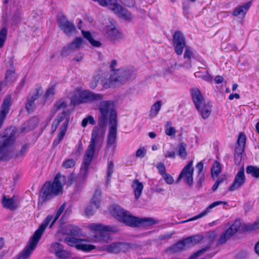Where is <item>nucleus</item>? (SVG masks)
Wrapping results in <instances>:
<instances>
[{
    "label": "nucleus",
    "instance_id": "obj_1",
    "mask_svg": "<svg viewBox=\"0 0 259 259\" xmlns=\"http://www.w3.org/2000/svg\"><path fill=\"white\" fill-rule=\"evenodd\" d=\"M98 110L100 112L98 119L99 127L95 126L92 130L91 142L85 151L80 168L79 175L82 179L87 176L95 152L99 151L102 146L107 121H109V123L117 121V114L113 101H101Z\"/></svg>",
    "mask_w": 259,
    "mask_h": 259
},
{
    "label": "nucleus",
    "instance_id": "obj_2",
    "mask_svg": "<svg viewBox=\"0 0 259 259\" xmlns=\"http://www.w3.org/2000/svg\"><path fill=\"white\" fill-rule=\"evenodd\" d=\"M117 64V61L113 60L110 64L111 71L109 77L101 80L102 84L105 89L111 88L119 83H123L135 77V71L129 68H120L115 70L114 68Z\"/></svg>",
    "mask_w": 259,
    "mask_h": 259
},
{
    "label": "nucleus",
    "instance_id": "obj_3",
    "mask_svg": "<svg viewBox=\"0 0 259 259\" xmlns=\"http://www.w3.org/2000/svg\"><path fill=\"white\" fill-rule=\"evenodd\" d=\"M110 212L118 220L131 227H137L140 225L150 226L156 223V221L152 218L140 219L134 217L129 211L117 205H112L110 208Z\"/></svg>",
    "mask_w": 259,
    "mask_h": 259
},
{
    "label": "nucleus",
    "instance_id": "obj_4",
    "mask_svg": "<svg viewBox=\"0 0 259 259\" xmlns=\"http://www.w3.org/2000/svg\"><path fill=\"white\" fill-rule=\"evenodd\" d=\"M66 179L64 176L58 174L52 183H46L40 193L41 199L46 201L51 199L53 196L59 195L62 191L63 186L66 183Z\"/></svg>",
    "mask_w": 259,
    "mask_h": 259
},
{
    "label": "nucleus",
    "instance_id": "obj_5",
    "mask_svg": "<svg viewBox=\"0 0 259 259\" xmlns=\"http://www.w3.org/2000/svg\"><path fill=\"white\" fill-rule=\"evenodd\" d=\"M65 207L66 203H63L57 210L55 215H48L38 229L34 232L33 236L30 238L29 242L34 245V246H36L47 226H49L50 228H52L56 221L64 212Z\"/></svg>",
    "mask_w": 259,
    "mask_h": 259
},
{
    "label": "nucleus",
    "instance_id": "obj_6",
    "mask_svg": "<svg viewBox=\"0 0 259 259\" xmlns=\"http://www.w3.org/2000/svg\"><path fill=\"white\" fill-rule=\"evenodd\" d=\"M92 232L88 236L89 240L93 243L106 242L109 239V232L115 231L112 226H103L100 224L93 223L88 226Z\"/></svg>",
    "mask_w": 259,
    "mask_h": 259
},
{
    "label": "nucleus",
    "instance_id": "obj_7",
    "mask_svg": "<svg viewBox=\"0 0 259 259\" xmlns=\"http://www.w3.org/2000/svg\"><path fill=\"white\" fill-rule=\"evenodd\" d=\"M103 99V95L101 94L76 89L71 98V103L75 105L81 103H95L101 101Z\"/></svg>",
    "mask_w": 259,
    "mask_h": 259
},
{
    "label": "nucleus",
    "instance_id": "obj_8",
    "mask_svg": "<svg viewBox=\"0 0 259 259\" xmlns=\"http://www.w3.org/2000/svg\"><path fill=\"white\" fill-rule=\"evenodd\" d=\"M69 119V113L63 111L58 114L57 118L54 120L51 127V133H54L57 128L59 130L58 139L54 140V144L58 145L63 139L68 127Z\"/></svg>",
    "mask_w": 259,
    "mask_h": 259
},
{
    "label": "nucleus",
    "instance_id": "obj_9",
    "mask_svg": "<svg viewBox=\"0 0 259 259\" xmlns=\"http://www.w3.org/2000/svg\"><path fill=\"white\" fill-rule=\"evenodd\" d=\"M193 163V160H191L184 166L176 181L177 183H178L181 179H183L188 185L191 186L193 185L194 172Z\"/></svg>",
    "mask_w": 259,
    "mask_h": 259
},
{
    "label": "nucleus",
    "instance_id": "obj_10",
    "mask_svg": "<svg viewBox=\"0 0 259 259\" xmlns=\"http://www.w3.org/2000/svg\"><path fill=\"white\" fill-rule=\"evenodd\" d=\"M107 7L119 17L126 21H131L133 18L130 12L117 3L116 0H109Z\"/></svg>",
    "mask_w": 259,
    "mask_h": 259
},
{
    "label": "nucleus",
    "instance_id": "obj_11",
    "mask_svg": "<svg viewBox=\"0 0 259 259\" xmlns=\"http://www.w3.org/2000/svg\"><path fill=\"white\" fill-rule=\"evenodd\" d=\"M101 200V191L100 190H96L91 200L90 204L85 210V213L87 215H92L96 210L99 208Z\"/></svg>",
    "mask_w": 259,
    "mask_h": 259
},
{
    "label": "nucleus",
    "instance_id": "obj_12",
    "mask_svg": "<svg viewBox=\"0 0 259 259\" xmlns=\"http://www.w3.org/2000/svg\"><path fill=\"white\" fill-rule=\"evenodd\" d=\"M245 142V136L243 134H240L237 140V146L235 150L234 160L237 165H239L242 160V154L244 151Z\"/></svg>",
    "mask_w": 259,
    "mask_h": 259
},
{
    "label": "nucleus",
    "instance_id": "obj_13",
    "mask_svg": "<svg viewBox=\"0 0 259 259\" xmlns=\"http://www.w3.org/2000/svg\"><path fill=\"white\" fill-rule=\"evenodd\" d=\"M173 45L176 53L178 55H182L183 49L186 46L185 37L181 31H178L174 33Z\"/></svg>",
    "mask_w": 259,
    "mask_h": 259
},
{
    "label": "nucleus",
    "instance_id": "obj_14",
    "mask_svg": "<svg viewBox=\"0 0 259 259\" xmlns=\"http://www.w3.org/2000/svg\"><path fill=\"white\" fill-rule=\"evenodd\" d=\"M49 250L51 252L54 253L58 259H67L70 256V252L64 250L63 245L58 242L52 243Z\"/></svg>",
    "mask_w": 259,
    "mask_h": 259
},
{
    "label": "nucleus",
    "instance_id": "obj_15",
    "mask_svg": "<svg viewBox=\"0 0 259 259\" xmlns=\"http://www.w3.org/2000/svg\"><path fill=\"white\" fill-rule=\"evenodd\" d=\"M59 28L67 35H70L76 31L74 24L69 21L64 16L60 17L58 20Z\"/></svg>",
    "mask_w": 259,
    "mask_h": 259
},
{
    "label": "nucleus",
    "instance_id": "obj_16",
    "mask_svg": "<svg viewBox=\"0 0 259 259\" xmlns=\"http://www.w3.org/2000/svg\"><path fill=\"white\" fill-rule=\"evenodd\" d=\"M80 240L74 237H66L65 242L70 246H75L76 248L84 251H90L94 249L96 247L94 245L79 243Z\"/></svg>",
    "mask_w": 259,
    "mask_h": 259
},
{
    "label": "nucleus",
    "instance_id": "obj_17",
    "mask_svg": "<svg viewBox=\"0 0 259 259\" xmlns=\"http://www.w3.org/2000/svg\"><path fill=\"white\" fill-rule=\"evenodd\" d=\"M245 180L244 167L242 166L236 175L233 184L229 188V191H234L238 190L244 185Z\"/></svg>",
    "mask_w": 259,
    "mask_h": 259
},
{
    "label": "nucleus",
    "instance_id": "obj_18",
    "mask_svg": "<svg viewBox=\"0 0 259 259\" xmlns=\"http://www.w3.org/2000/svg\"><path fill=\"white\" fill-rule=\"evenodd\" d=\"M3 206L11 210L16 209L19 205L20 200L17 196H13L11 198L3 195L2 199Z\"/></svg>",
    "mask_w": 259,
    "mask_h": 259
},
{
    "label": "nucleus",
    "instance_id": "obj_19",
    "mask_svg": "<svg viewBox=\"0 0 259 259\" xmlns=\"http://www.w3.org/2000/svg\"><path fill=\"white\" fill-rule=\"evenodd\" d=\"M11 140L6 137L0 138V160L4 159L7 160L10 155L9 147L11 145Z\"/></svg>",
    "mask_w": 259,
    "mask_h": 259
},
{
    "label": "nucleus",
    "instance_id": "obj_20",
    "mask_svg": "<svg viewBox=\"0 0 259 259\" xmlns=\"http://www.w3.org/2000/svg\"><path fill=\"white\" fill-rule=\"evenodd\" d=\"M11 96L7 95L4 99L0 111V128H1L8 114L10 107L12 105Z\"/></svg>",
    "mask_w": 259,
    "mask_h": 259
},
{
    "label": "nucleus",
    "instance_id": "obj_21",
    "mask_svg": "<svg viewBox=\"0 0 259 259\" xmlns=\"http://www.w3.org/2000/svg\"><path fill=\"white\" fill-rule=\"evenodd\" d=\"M103 32L114 41H118L123 38V35L120 31L111 26H108L104 29Z\"/></svg>",
    "mask_w": 259,
    "mask_h": 259
},
{
    "label": "nucleus",
    "instance_id": "obj_22",
    "mask_svg": "<svg viewBox=\"0 0 259 259\" xmlns=\"http://www.w3.org/2000/svg\"><path fill=\"white\" fill-rule=\"evenodd\" d=\"M222 204H226L227 202L222 201H215V202H213L212 203H211V204H210L205 210L202 211L201 213H200L198 215L194 216V217H193L191 219H189L188 220H187L185 221H183L181 222V223H187V222H188L190 221H194V220H196L199 218H202V217H204L205 215H206V214H207L208 213H209L210 212V210L211 209H212L213 208H214L219 205Z\"/></svg>",
    "mask_w": 259,
    "mask_h": 259
},
{
    "label": "nucleus",
    "instance_id": "obj_23",
    "mask_svg": "<svg viewBox=\"0 0 259 259\" xmlns=\"http://www.w3.org/2000/svg\"><path fill=\"white\" fill-rule=\"evenodd\" d=\"M109 131L108 135V146L114 144L116 141L117 138V121L112 123H109Z\"/></svg>",
    "mask_w": 259,
    "mask_h": 259
},
{
    "label": "nucleus",
    "instance_id": "obj_24",
    "mask_svg": "<svg viewBox=\"0 0 259 259\" xmlns=\"http://www.w3.org/2000/svg\"><path fill=\"white\" fill-rule=\"evenodd\" d=\"M191 92L192 98L196 108H198L200 105H202L203 103L205 102L202 95L198 89H192Z\"/></svg>",
    "mask_w": 259,
    "mask_h": 259
},
{
    "label": "nucleus",
    "instance_id": "obj_25",
    "mask_svg": "<svg viewBox=\"0 0 259 259\" xmlns=\"http://www.w3.org/2000/svg\"><path fill=\"white\" fill-rule=\"evenodd\" d=\"M125 244L121 242L113 243L110 245H106L103 247V250L110 253H119L124 247Z\"/></svg>",
    "mask_w": 259,
    "mask_h": 259
},
{
    "label": "nucleus",
    "instance_id": "obj_26",
    "mask_svg": "<svg viewBox=\"0 0 259 259\" xmlns=\"http://www.w3.org/2000/svg\"><path fill=\"white\" fill-rule=\"evenodd\" d=\"M250 6V3H248L244 5L237 7L232 13V15L235 17L244 18Z\"/></svg>",
    "mask_w": 259,
    "mask_h": 259
},
{
    "label": "nucleus",
    "instance_id": "obj_27",
    "mask_svg": "<svg viewBox=\"0 0 259 259\" xmlns=\"http://www.w3.org/2000/svg\"><path fill=\"white\" fill-rule=\"evenodd\" d=\"M200 112L202 117L203 119L207 118L211 112V108L208 103H203L202 105H200L198 108H196Z\"/></svg>",
    "mask_w": 259,
    "mask_h": 259
},
{
    "label": "nucleus",
    "instance_id": "obj_28",
    "mask_svg": "<svg viewBox=\"0 0 259 259\" xmlns=\"http://www.w3.org/2000/svg\"><path fill=\"white\" fill-rule=\"evenodd\" d=\"M132 187L134 191L135 198L138 199L141 196L144 186L142 183L137 179L133 181Z\"/></svg>",
    "mask_w": 259,
    "mask_h": 259
},
{
    "label": "nucleus",
    "instance_id": "obj_29",
    "mask_svg": "<svg viewBox=\"0 0 259 259\" xmlns=\"http://www.w3.org/2000/svg\"><path fill=\"white\" fill-rule=\"evenodd\" d=\"M63 231L64 234L74 236L78 235L81 233L79 227L71 224L66 226Z\"/></svg>",
    "mask_w": 259,
    "mask_h": 259
},
{
    "label": "nucleus",
    "instance_id": "obj_30",
    "mask_svg": "<svg viewBox=\"0 0 259 259\" xmlns=\"http://www.w3.org/2000/svg\"><path fill=\"white\" fill-rule=\"evenodd\" d=\"M83 39L81 37L76 38L74 41L69 44L67 47L64 48V50L67 51H73L79 49L82 46Z\"/></svg>",
    "mask_w": 259,
    "mask_h": 259
},
{
    "label": "nucleus",
    "instance_id": "obj_31",
    "mask_svg": "<svg viewBox=\"0 0 259 259\" xmlns=\"http://www.w3.org/2000/svg\"><path fill=\"white\" fill-rule=\"evenodd\" d=\"M35 247L36 246L29 242L17 259H27Z\"/></svg>",
    "mask_w": 259,
    "mask_h": 259
},
{
    "label": "nucleus",
    "instance_id": "obj_32",
    "mask_svg": "<svg viewBox=\"0 0 259 259\" xmlns=\"http://www.w3.org/2000/svg\"><path fill=\"white\" fill-rule=\"evenodd\" d=\"M38 91H37L34 95L28 98L27 102L26 104V109L29 112H30L33 110L34 106V101L38 98Z\"/></svg>",
    "mask_w": 259,
    "mask_h": 259
},
{
    "label": "nucleus",
    "instance_id": "obj_33",
    "mask_svg": "<svg viewBox=\"0 0 259 259\" xmlns=\"http://www.w3.org/2000/svg\"><path fill=\"white\" fill-rule=\"evenodd\" d=\"M189 247L187 242H186V239L178 242L177 244L173 245L170 249L174 252H179Z\"/></svg>",
    "mask_w": 259,
    "mask_h": 259
},
{
    "label": "nucleus",
    "instance_id": "obj_34",
    "mask_svg": "<svg viewBox=\"0 0 259 259\" xmlns=\"http://www.w3.org/2000/svg\"><path fill=\"white\" fill-rule=\"evenodd\" d=\"M185 48V51L184 53V57L185 59H188V61L184 63L182 65V66L185 68H189L191 67L190 59L192 55V52L190 47L186 46Z\"/></svg>",
    "mask_w": 259,
    "mask_h": 259
},
{
    "label": "nucleus",
    "instance_id": "obj_35",
    "mask_svg": "<svg viewBox=\"0 0 259 259\" xmlns=\"http://www.w3.org/2000/svg\"><path fill=\"white\" fill-rule=\"evenodd\" d=\"M162 104V103L161 101L159 100L157 101L156 103L152 105L149 114V116H150L151 118H153L157 116L159 110L161 109Z\"/></svg>",
    "mask_w": 259,
    "mask_h": 259
},
{
    "label": "nucleus",
    "instance_id": "obj_36",
    "mask_svg": "<svg viewBox=\"0 0 259 259\" xmlns=\"http://www.w3.org/2000/svg\"><path fill=\"white\" fill-rule=\"evenodd\" d=\"M81 33L83 37L87 39L92 46L96 47H99L100 46L101 42L98 40L94 39L90 32L81 30Z\"/></svg>",
    "mask_w": 259,
    "mask_h": 259
},
{
    "label": "nucleus",
    "instance_id": "obj_37",
    "mask_svg": "<svg viewBox=\"0 0 259 259\" xmlns=\"http://www.w3.org/2000/svg\"><path fill=\"white\" fill-rule=\"evenodd\" d=\"M241 226V223L240 220H236L230 227L227 230V232L233 236L238 232Z\"/></svg>",
    "mask_w": 259,
    "mask_h": 259
},
{
    "label": "nucleus",
    "instance_id": "obj_38",
    "mask_svg": "<svg viewBox=\"0 0 259 259\" xmlns=\"http://www.w3.org/2000/svg\"><path fill=\"white\" fill-rule=\"evenodd\" d=\"M202 236L200 235H197L186 238V242H187L189 247H190L199 243L202 240Z\"/></svg>",
    "mask_w": 259,
    "mask_h": 259
},
{
    "label": "nucleus",
    "instance_id": "obj_39",
    "mask_svg": "<svg viewBox=\"0 0 259 259\" xmlns=\"http://www.w3.org/2000/svg\"><path fill=\"white\" fill-rule=\"evenodd\" d=\"M172 123L170 121H167L165 125V133L166 135L175 137L176 134V130L171 126Z\"/></svg>",
    "mask_w": 259,
    "mask_h": 259
},
{
    "label": "nucleus",
    "instance_id": "obj_40",
    "mask_svg": "<svg viewBox=\"0 0 259 259\" xmlns=\"http://www.w3.org/2000/svg\"><path fill=\"white\" fill-rule=\"evenodd\" d=\"M247 174L251 175L252 177L258 179L259 178V168L254 166H248L246 170Z\"/></svg>",
    "mask_w": 259,
    "mask_h": 259
},
{
    "label": "nucleus",
    "instance_id": "obj_41",
    "mask_svg": "<svg viewBox=\"0 0 259 259\" xmlns=\"http://www.w3.org/2000/svg\"><path fill=\"white\" fill-rule=\"evenodd\" d=\"M221 170L222 168L220 163L217 161H214L211 167L212 177H218L220 173L221 172Z\"/></svg>",
    "mask_w": 259,
    "mask_h": 259
},
{
    "label": "nucleus",
    "instance_id": "obj_42",
    "mask_svg": "<svg viewBox=\"0 0 259 259\" xmlns=\"http://www.w3.org/2000/svg\"><path fill=\"white\" fill-rule=\"evenodd\" d=\"M232 236L227 232L226 230L225 232L223 233L219 237L218 243L219 244H222L225 243Z\"/></svg>",
    "mask_w": 259,
    "mask_h": 259
},
{
    "label": "nucleus",
    "instance_id": "obj_43",
    "mask_svg": "<svg viewBox=\"0 0 259 259\" xmlns=\"http://www.w3.org/2000/svg\"><path fill=\"white\" fill-rule=\"evenodd\" d=\"M186 144L181 143L179 146L178 154L183 159H185L187 155V153L186 150Z\"/></svg>",
    "mask_w": 259,
    "mask_h": 259
},
{
    "label": "nucleus",
    "instance_id": "obj_44",
    "mask_svg": "<svg viewBox=\"0 0 259 259\" xmlns=\"http://www.w3.org/2000/svg\"><path fill=\"white\" fill-rule=\"evenodd\" d=\"M7 35V29L6 28H3L0 30V48L4 45Z\"/></svg>",
    "mask_w": 259,
    "mask_h": 259
},
{
    "label": "nucleus",
    "instance_id": "obj_45",
    "mask_svg": "<svg viewBox=\"0 0 259 259\" xmlns=\"http://www.w3.org/2000/svg\"><path fill=\"white\" fill-rule=\"evenodd\" d=\"M196 168L198 171L197 178L200 181L204 178V174L203 172V164L202 162H199L196 165Z\"/></svg>",
    "mask_w": 259,
    "mask_h": 259
},
{
    "label": "nucleus",
    "instance_id": "obj_46",
    "mask_svg": "<svg viewBox=\"0 0 259 259\" xmlns=\"http://www.w3.org/2000/svg\"><path fill=\"white\" fill-rule=\"evenodd\" d=\"M88 123L92 125H94L96 123V121L94 120L93 117L91 115L88 116L86 118H84L81 122V126L82 127H85Z\"/></svg>",
    "mask_w": 259,
    "mask_h": 259
},
{
    "label": "nucleus",
    "instance_id": "obj_47",
    "mask_svg": "<svg viewBox=\"0 0 259 259\" xmlns=\"http://www.w3.org/2000/svg\"><path fill=\"white\" fill-rule=\"evenodd\" d=\"M6 80L7 82H12L16 79L14 72L12 70H8L6 73Z\"/></svg>",
    "mask_w": 259,
    "mask_h": 259
},
{
    "label": "nucleus",
    "instance_id": "obj_48",
    "mask_svg": "<svg viewBox=\"0 0 259 259\" xmlns=\"http://www.w3.org/2000/svg\"><path fill=\"white\" fill-rule=\"evenodd\" d=\"M37 124V119L35 118H33L25 123V124L27 126V130H31L34 129Z\"/></svg>",
    "mask_w": 259,
    "mask_h": 259
},
{
    "label": "nucleus",
    "instance_id": "obj_49",
    "mask_svg": "<svg viewBox=\"0 0 259 259\" xmlns=\"http://www.w3.org/2000/svg\"><path fill=\"white\" fill-rule=\"evenodd\" d=\"M244 228L246 231H252L259 229V219L253 224L245 225Z\"/></svg>",
    "mask_w": 259,
    "mask_h": 259
},
{
    "label": "nucleus",
    "instance_id": "obj_50",
    "mask_svg": "<svg viewBox=\"0 0 259 259\" xmlns=\"http://www.w3.org/2000/svg\"><path fill=\"white\" fill-rule=\"evenodd\" d=\"M75 164V161L73 159H67L62 163V166L65 168L73 167Z\"/></svg>",
    "mask_w": 259,
    "mask_h": 259
},
{
    "label": "nucleus",
    "instance_id": "obj_51",
    "mask_svg": "<svg viewBox=\"0 0 259 259\" xmlns=\"http://www.w3.org/2000/svg\"><path fill=\"white\" fill-rule=\"evenodd\" d=\"M100 78V75L99 74H98L96 75H94L91 81L90 87L91 89H94L98 85V82L99 81Z\"/></svg>",
    "mask_w": 259,
    "mask_h": 259
},
{
    "label": "nucleus",
    "instance_id": "obj_52",
    "mask_svg": "<svg viewBox=\"0 0 259 259\" xmlns=\"http://www.w3.org/2000/svg\"><path fill=\"white\" fill-rule=\"evenodd\" d=\"M66 107L67 104L64 101H59L55 104L53 110L56 112L60 109H64Z\"/></svg>",
    "mask_w": 259,
    "mask_h": 259
},
{
    "label": "nucleus",
    "instance_id": "obj_53",
    "mask_svg": "<svg viewBox=\"0 0 259 259\" xmlns=\"http://www.w3.org/2000/svg\"><path fill=\"white\" fill-rule=\"evenodd\" d=\"M162 178H163L165 182L168 185H171L173 184L174 182V179L172 177V176L167 173L164 174V175L162 176Z\"/></svg>",
    "mask_w": 259,
    "mask_h": 259
},
{
    "label": "nucleus",
    "instance_id": "obj_54",
    "mask_svg": "<svg viewBox=\"0 0 259 259\" xmlns=\"http://www.w3.org/2000/svg\"><path fill=\"white\" fill-rule=\"evenodd\" d=\"M28 149V145L25 144L23 145L20 150V152L16 155L17 157H23L25 154L27 152Z\"/></svg>",
    "mask_w": 259,
    "mask_h": 259
},
{
    "label": "nucleus",
    "instance_id": "obj_55",
    "mask_svg": "<svg viewBox=\"0 0 259 259\" xmlns=\"http://www.w3.org/2000/svg\"><path fill=\"white\" fill-rule=\"evenodd\" d=\"M156 167L157 168L159 172L162 176H163L164 174H166V172H165V167L163 163H158L156 165Z\"/></svg>",
    "mask_w": 259,
    "mask_h": 259
},
{
    "label": "nucleus",
    "instance_id": "obj_56",
    "mask_svg": "<svg viewBox=\"0 0 259 259\" xmlns=\"http://www.w3.org/2000/svg\"><path fill=\"white\" fill-rule=\"evenodd\" d=\"M114 169V164L113 161H111L109 162L108 165V172H107V177L108 179L111 176L113 172Z\"/></svg>",
    "mask_w": 259,
    "mask_h": 259
},
{
    "label": "nucleus",
    "instance_id": "obj_57",
    "mask_svg": "<svg viewBox=\"0 0 259 259\" xmlns=\"http://www.w3.org/2000/svg\"><path fill=\"white\" fill-rule=\"evenodd\" d=\"M217 236V233L214 231H212L209 232L207 233L206 238L209 241H212L216 238Z\"/></svg>",
    "mask_w": 259,
    "mask_h": 259
},
{
    "label": "nucleus",
    "instance_id": "obj_58",
    "mask_svg": "<svg viewBox=\"0 0 259 259\" xmlns=\"http://www.w3.org/2000/svg\"><path fill=\"white\" fill-rule=\"evenodd\" d=\"M165 158H175L176 157V153L174 151L167 150L164 153Z\"/></svg>",
    "mask_w": 259,
    "mask_h": 259
},
{
    "label": "nucleus",
    "instance_id": "obj_59",
    "mask_svg": "<svg viewBox=\"0 0 259 259\" xmlns=\"http://www.w3.org/2000/svg\"><path fill=\"white\" fill-rule=\"evenodd\" d=\"M146 153V150L144 148L139 149L136 152V156L137 157H143Z\"/></svg>",
    "mask_w": 259,
    "mask_h": 259
},
{
    "label": "nucleus",
    "instance_id": "obj_60",
    "mask_svg": "<svg viewBox=\"0 0 259 259\" xmlns=\"http://www.w3.org/2000/svg\"><path fill=\"white\" fill-rule=\"evenodd\" d=\"M123 4L125 6L131 7L135 5V2L134 0H123Z\"/></svg>",
    "mask_w": 259,
    "mask_h": 259
},
{
    "label": "nucleus",
    "instance_id": "obj_61",
    "mask_svg": "<svg viewBox=\"0 0 259 259\" xmlns=\"http://www.w3.org/2000/svg\"><path fill=\"white\" fill-rule=\"evenodd\" d=\"M55 94V89L53 87L50 88L47 91L45 96L49 97L51 96H53Z\"/></svg>",
    "mask_w": 259,
    "mask_h": 259
},
{
    "label": "nucleus",
    "instance_id": "obj_62",
    "mask_svg": "<svg viewBox=\"0 0 259 259\" xmlns=\"http://www.w3.org/2000/svg\"><path fill=\"white\" fill-rule=\"evenodd\" d=\"M214 81L216 83L220 84L223 82L224 78L222 76L218 75V76H215V77L214 78Z\"/></svg>",
    "mask_w": 259,
    "mask_h": 259
},
{
    "label": "nucleus",
    "instance_id": "obj_63",
    "mask_svg": "<svg viewBox=\"0 0 259 259\" xmlns=\"http://www.w3.org/2000/svg\"><path fill=\"white\" fill-rule=\"evenodd\" d=\"M239 98H240V95L237 93L232 94L230 95V96H229V99L230 100H232L234 99V98L238 99Z\"/></svg>",
    "mask_w": 259,
    "mask_h": 259
},
{
    "label": "nucleus",
    "instance_id": "obj_64",
    "mask_svg": "<svg viewBox=\"0 0 259 259\" xmlns=\"http://www.w3.org/2000/svg\"><path fill=\"white\" fill-rule=\"evenodd\" d=\"M172 234H167L165 235H162L160 236V238L162 240L168 239L171 238Z\"/></svg>",
    "mask_w": 259,
    "mask_h": 259
}]
</instances>
